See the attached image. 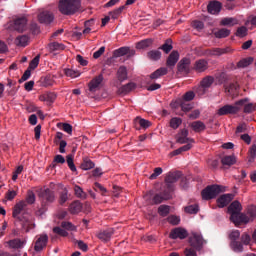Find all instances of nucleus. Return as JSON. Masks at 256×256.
I'll return each instance as SVG.
<instances>
[{
	"label": "nucleus",
	"mask_w": 256,
	"mask_h": 256,
	"mask_svg": "<svg viewBox=\"0 0 256 256\" xmlns=\"http://www.w3.org/2000/svg\"><path fill=\"white\" fill-rule=\"evenodd\" d=\"M35 192L33 190H28L26 195V200L18 202L13 209L12 217L15 219V225L19 223L23 231L29 233L31 229H35V219L33 216L27 213L21 214V212L27 207V205H33L36 201Z\"/></svg>",
	"instance_id": "obj_1"
},
{
	"label": "nucleus",
	"mask_w": 256,
	"mask_h": 256,
	"mask_svg": "<svg viewBox=\"0 0 256 256\" xmlns=\"http://www.w3.org/2000/svg\"><path fill=\"white\" fill-rule=\"evenodd\" d=\"M81 7V0H60L58 9L62 15H74Z\"/></svg>",
	"instance_id": "obj_2"
},
{
	"label": "nucleus",
	"mask_w": 256,
	"mask_h": 256,
	"mask_svg": "<svg viewBox=\"0 0 256 256\" xmlns=\"http://www.w3.org/2000/svg\"><path fill=\"white\" fill-rule=\"evenodd\" d=\"M245 103H249V98H243L241 100H238L235 102L234 105H224L218 110V115H237V113L240 112L241 109H243V105H245Z\"/></svg>",
	"instance_id": "obj_3"
},
{
	"label": "nucleus",
	"mask_w": 256,
	"mask_h": 256,
	"mask_svg": "<svg viewBox=\"0 0 256 256\" xmlns=\"http://www.w3.org/2000/svg\"><path fill=\"white\" fill-rule=\"evenodd\" d=\"M223 192H225V188L223 186L213 184L204 188L201 192V196L204 201H210V199H215L217 195Z\"/></svg>",
	"instance_id": "obj_4"
},
{
	"label": "nucleus",
	"mask_w": 256,
	"mask_h": 256,
	"mask_svg": "<svg viewBox=\"0 0 256 256\" xmlns=\"http://www.w3.org/2000/svg\"><path fill=\"white\" fill-rule=\"evenodd\" d=\"M191 73V59L183 58L177 64V75H189Z\"/></svg>",
	"instance_id": "obj_5"
},
{
	"label": "nucleus",
	"mask_w": 256,
	"mask_h": 256,
	"mask_svg": "<svg viewBox=\"0 0 256 256\" xmlns=\"http://www.w3.org/2000/svg\"><path fill=\"white\" fill-rule=\"evenodd\" d=\"M227 53H231V47L207 49L204 55L206 57H221V55H227Z\"/></svg>",
	"instance_id": "obj_6"
},
{
	"label": "nucleus",
	"mask_w": 256,
	"mask_h": 256,
	"mask_svg": "<svg viewBox=\"0 0 256 256\" xmlns=\"http://www.w3.org/2000/svg\"><path fill=\"white\" fill-rule=\"evenodd\" d=\"M189 137V130L181 129L179 133L176 135V143H180V145H185V143H195L193 138Z\"/></svg>",
	"instance_id": "obj_7"
},
{
	"label": "nucleus",
	"mask_w": 256,
	"mask_h": 256,
	"mask_svg": "<svg viewBox=\"0 0 256 256\" xmlns=\"http://www.w3.org/2000/svg\"><path fill=\"white\" fill-rule=\"evenodd\" d=\"M191 69L195 73H205L209 69V62L205 59L196 60Z\"/></svg>",
	"instance_id": "obj_8"
},
{
	"label": "nucleus",
	"mask_w": 256,
	"mask_h": 256,
	"mask_svg": "<svg viewBox=\"0 0 256 256\" xmlns=\"http://www.w3.org/2000/svg\"><path fill=\"white\" fill-rule=\"evenodd\" d=\"M38 197L42 199V201H46V203H53V201H55V192L49 188L41 189L38 193Z\"/></svg>",
	"instance_id": "obj_9"
},
{
	"label": "nucleus",
	"mask_w": 256,
	"mask_h": 256,
	"mask_svg": "<svg viewBox=\"0 0 256 256\" xmlns=\"http://www.w3.org/2000/svg\"><path fill=\"white\" fill-rule=\"evenodd\" d=\"M115 235V229L108 228L106 230H101L97 233V238L102 241V243H109L111 241V237Z\"/></svg>",
	"instance_id": "obj_10"
},
{
	"label": "nucleus",
	"mask_w": 256,
	"mask_h": 256,
	"mask_svg": "<svg viewBox=\"0 0 256 256\" xmlns=\"http://www.w3.org/2000/svg\"><path fill=\"white\" fill-rule=\"evenodd\" d=\"M54 19L55 16L47 10H44L38 14L39 23H43L44 25H50V23H53Z\"/></svg>",
	"instance_id": "obj_11"
},
{
	"label": "nucleus",
	"mask_w": 256,
	"mask_h": 256,
	"mask_svg": "<svg viewBox=\"0 0 256 256\" xmlns=\"http://www.w3.org/2000/svg\"><path fill=\"white\" fill-rule=\"evenodd\" d=\"M188 235L189 233L185 228L178 227L171 230L169 237L170 239H187Z\"/></svg>",
	"instance_id": "obj_12"
},
{
	"label": "nucleus",
	"mask_w": 256,
	"mask_h": 256,
	"mask_svg": "<svg viewBox=\"0 0 256 256\" xmlns=\"http://www.w3.org/2000/svg\"><path fill=\"white\" fill-rule=\"evenodd\" d=\"M230 221H232L236 227H239V225H247V223H249V216L240 212L234 217L230 216Z\"/></svg>",
	"instance_id": "obj_13"
},
{
	"label": "nucleus",
	"mask_w": 256,
	"mask_h": 256,
	"mask_svg": "<svg viewBox=\"0 0 256 256\" xmlns=\"http://www.w3.org/2000/svg\"><path fill=\"white\" fill-rule=\"evenodd\" d=\"M221 9H223V4L217 0L210 1L207 10L210 15H219L221 13Z\"/></svg>",
	"instance_id": "obj_14"
},
{
	"label": "nucleus",
	"mask_w": 256,
	"mask_h": 256,
	"mask_svg": "<svg viewBox=\"0 0 256 256\" xmlns=\"http://www.w3.org/2000/svg\"><path fill=\"white\" fill-rule=\"evenodd\" d=\"M13 29L19 33H23L27 29V18L20 17L13 21Z\"/></svg>",
	"instance_id": "obj_15"
},
{
	"label": "nucleus",
	"mask_w": 256,
	"mask_h": 256,
	"mask_svg": "<svg viewBox=\"0 0 256 256\" xmlns=\"http://www.w3.org/2000/svg\"><path fill=\"white\" fill-rule=\"evenodd\" d=\"M48 241H49V236H47V234L40 235L36 240L34 250L37 252L43 251V249H45V247H47Z\"/></svg>",
	"instance_id": "obj_16"
},
{
	"label": "nucleus",
	"mask_w": 256,
	"mask_h": 256,
	"mask_svg": "<svg viewBox=\"0 0 256 256\" xmlns=\"http://www.w3.org/2000/svg\"><path fill=\"white\" fill-rule=\"evenodd\" d=\"M190 247L196 249V251H201V247H203V237L199 234H193V236L189 240Z\"/></svg>",
	"instance_id": "obj_17"
},
{
	"label": "nucleus",
	"mask_w": 256,
	"mask_h": 256,
	"mask_svg": "<svg viewBox=\"0 0 256 256\" xmlns=\"http://www.w3.org/2000/svg\"><path fill=\"white\" fill-rule=\"evenodd\" d=\"M243 207L241 206V202L235 200L228 207V213H230V217H237L238 213H241Z\"/></svg>",
	"instance_id": "obj_18"
},
{
	"label": "nucleus",
	"mask_w": 256,
	"mask_h": 256,
	"mask_svg": "<svg viewBox=\"0 0 256 256\" xmlns=\"http://www.w3.org/2000/svg\"><path fill=\"white\" fill-rule=\"evenodd\" d=\"M225 93L231 95V97H237L239 95V84L237 82L224 85Z\"/></svg>",
	"instance_id": "obj_19"
},
{
	"label": "nucleus",
	"mask_w": 256,
	"mask_h": 256,
	"mask_svg": "<svg viewBox=\"0 0 256 256\" xmlns=\"http://www.w3.org/2000/svg\"><path fill=\"white\" fill-rule=\"evenodd\" d=\"M182 176L183 174L179 171L169 172L165 178V183L166 185H173V183H177Z\"/></svg>",
	"instance_id": "obj_20"
},
{
	"label": "nucleus",
	"mask_w": 256,
	"mask_h": 256,
	"mask_svg": "<svg viewBox=\"0 0 256 256\" xmlns=\"http://www.w3.org/2000/svg\"><path fill=\"white\" fill-rule=\"evenodd\" d=\"M101 83H103V74L96 76L94 79H92L89 82L88 84L89 91H91V93H95V91L99 89V85H101Z\"/></svg>",
	"instance_id": "obj_21"
},
{
	"label": "nucleus",
	"mask_w": 256,
	"mask_h": 256,
	"mask_svg": "<svg viewBox=\"0 0 256 256\" xmlns=\"http://www.w3.org/2000/svg\"><path fill=\"white\" fill-rule=\"evenodd\" d=\"M235 195L233 194H223L217 199V205L220 209H223V207H227L229 202L234 199Z\"/></svg>",
	"instance_id": "obj_22"
},
{
	"label": "nucleus",
	"mask_w": 256,
	"mask_h": 256,
	"mask_svg": "<svg viewBox=\"0 0 256 256\" xmlns=\"http://www.w3.org/2000/svg\"><path fill=\"white\" fill-rule=\"evenodd\" d=\"M177 61H179V52L177 51H172L170 53V55L168 56L167 60H166V65L167 67H169L170 69H172V67H174L175 65H177Z\"/></svg>",
	"instance_id": "obj_23"
},
{
	"label": "nucleus",
	"mask_w": 256,
	"mask_h": 256,
	"mask_svg": "<svg viewBox=\"0 0 256 256\" xmlns=\"http://www.w3.org/2000/svg\"><path fill=\"white\" fill-rule=\"evenodd\" d=\"M81 211H83V204L81 201L76 200L70 204L69 212L71 215H77L78 213H81Z\"/></svg>",
	"instance_id": "obj_24"
},
{
	"label": "nucleus",
	"mask_w": 256,
	"mask_h": 256,
	"mask_svg": "<svg viewBox=\"0 0 256 256\" xmlns=\"http://www.w3.org/2000/svg\"><path fill=\"white\" fill-rule=\"evenodd\" d=\"M223 167H231L237 163V157L235 155H226L221 158Z\"/></svg>",
	"instance_id": "obj_25"
},
{
	"label": "nucleus",
	"mask_w": 256,
	"mask_h": 256,
	"mask_svg": "<svg viewBox=\"0 0 256 256\" xmlns=\"http://www.w3.org/2000/svg\"><path fill=\"white\" fill-rule=\"evenodd\" d=\"M136 87L137 85L135 83L129 82L128 84L118 88V93L119 95H127V93H131V91H133Z\"/></svg>",
	"instance_id": "obj_26"
},
{
	"label": "nucleus",
	"mask_w": 256,
	"mask_h": 256,
	"mask_svg": "<svg viewBox=\"0 0 256 256\" xmlns=\"http://www.w3.org/2000/svg\"><path fill=\"white\" fill-rule=\"evenodd\" d=\"M181 107V110L184 111V113H189L191 109H193V103L187 102L185 100H176L175 107Z\"/></svg>",
	"instance_id": "obj_27"
},
{
	"label": "nucleus",
	"mask_w": 256,
	"mask_h": 256,
	"mask_svg": "<svg viewBox=\"0 0 256 256\" xmlns=\"http://www.w3.org/2000/svg\"><path fill=\"white\" fill-rule=\"evenodd\" d=\"M173 191H175V186L168 184L166 185V188L163 190V192H161L160 194L162 195L165 201H169V199H171L172 197Z\"/></svg>",
	"instance_id": "obj_28"
},
{
	"label": "nucleus",
	"mask_w": 256,
	"mask_h": 256,
	"mask_svg": "<svg viewBox=\"0 0 256 256\" xmlns=\"http://www.w3.org/2000/svg\"><path fill=\"white\" fill-rule=\"evenodd\" d=\"M14 43L17 47H27L29 45V37L27 35H20L15 39Z\"/></svg>",
	"instance_id": "obj_29"
},
{
	"label": "nucleus",
	"mask_w": 256,
	"mask_h": 256,
	"mask_svg": "<svg viewBox=\"0 0 256 256\" xmlns=\"http://www.w3.org/2000/svg\"><path fill=\"white\" fill-rule=\"evenodd\" d=\"M168 70L165 67H161L154 71L152 74H150V79L155 80L163 77L164 75H167Z\"/></svg>",
	"instance_id": "obj_30"
},
{
	"label": "nucleus",
	"mask_w": 256,
	"mask_h": 256,
	"mask_svg": "<svg viewBox=\"0 0 256 256\" xmlns=\"http://www.w3.org/2000/svg\"><path fill=\"white\" fill-rule=\"evenodd\" d=\"M229 35H231V30L227 28H221L214 32V37H216V39H225V37H229Z\"/></svg>",
	"instance_id": "obj_31"
},
{
	"label": "nucleus",
	"mask_w": 256,
	"mask_h": 256,
	"mask_svg": "<svg viewBox=\"0 0 256 256\" xmlns=\"http://www.w3.org/2000/svg\"><path fill=\"white\" fill-rule=\"evenodd\" d=\"M191 127L195 133H201V131H205V129H207V126H205V123L202 121L192 122Z\"/></svg>",
	"instance_id": "obj_32"
},
{
	"label": "nucleus",
	"mask_w": 256,
	"mask_h": 256,
	"mask_svg": "<svg viewBox=\"0 0 256 256\" xmlns=\"http://www.w3.org/2000/svg\"><path fill=\"white\" fill-rule=\"evenodd\" d=\"M117 77L120 83H123V81H127V67L120 66L117 71Z\"/></svg>",
	"instance_id": "obj_33"
},
{
	"label": "nucleus",
	"mask_w": 256,
	"mask_h": 256,
	"mask_svg": "<svg viewBox=\"0 0 256 256\" xmlns=\"http://www.w3.org/2000/svg\"><path fill=\"white\" fill-rule=\"evenodd\" d=\"M134 123L135 125H139L141 129H149V126L151 125V121L145 120L141 117H136Z\"/></svg>",
	"instance_id": "obj_34"
},
{
	"label": "nucleus",
	"mask_w": 256,
	"mask_h": 256,
	"mask_svg": "<svg viewBox=\"0 0 256 256\" xmlns=\"http://www.w3.org/2000/svg\"><path fill=\"white\" fill-rule=\"evenodd\" d=\"M214 82H215V78L213 76H206L201 80L200 84L202 87L208 90L209 87H211Z\"/></svg>",
	"instance_id": "obj_35"
},
{
	"label": "nucleus",
	"mask_w": 256,
	"mask_h": 256,
	"mask_svg": "<svg viewBox=\"0 0 256 256\" xmlns=\"http://www.w3.org/2000/svg\"><path fill=\"white\" fill-rule=\"evenodd\" d=\"M95 167V163L91 161L89 158H83V162L81 163V169L83 171H89V169H93Z\"/></svg>",
	"instance_id": "obj_36"
},
{
	"label": "nucleus",
	"mask_w": 256,
	"mask_h": 256,
	"mask_svg": "<svg viewBox=\"0 0 256 256\" xmlns=\"http://www.w3.org/2000/svg\"><path fill=\"white\" fill-rule=\"evenodd\" d=\"M151 45H153V39H144L136 44V49H147V47H151Z\"/></svg>",
	"instance_id": "obj_37"
},
{
	"label": "nucleus",
	"mask_w": 256,
	"mask_h": 256,
	"mask_svg": "<svg viewBox=\"0 0 256 256\" xmlns=\"http://www.w3.org/2000/svg\"><path fill=\"white\" fill-rule=\"evenodd\" d=\"M49 51L53 53V51H63L65 50V45L59 42H52L48 45Z\"/></svg>",
	"instance_id": "obj_38"
},
{
	"label": "nucleus",
	"mask_w": 256,
	"mask_h": 256,
	"mask_svg": "<svg viewBox=\"0 0 256 256\" xmlns=\"http://www.w3.org/2000/svg\"><path fill=\"white\" fill-rule=\"evenodd\" d=\"M159 49L164 51V53H166V54L171 53V51L173 50V40L167 39L165 41V43L159 47Z\"/></svg>",
	"instance_id": "obj_39"
},
{
	"label": "nucleus",
	"mask_w": 256,
	"mask_h": 256,
	"mask_svg": "<svg viewBox=\"0 0 256 256\" xmlns=\"http://www.w3.org/2000/svg\"><path fill=\"white\" fill-rule=\"evenodd\" d=\"M74 195H76L78 199H87V193H85L83 188H81L79 185L74 186Z\"/></svg>",
	"instance_id": "obj_40"
},
{
	"label": "nucleus",
	"mask_w": 256,
	"mask_h": 256,
	"mask_svg": "<svg viewBox=\"0 0 256 256\" xmlns=\"http://www.w3.org/2000/svg\"><path fill=\"white\" fill-rule=\"evenodd\" d=\"M148 59L151 61H159L161 59V51L159 50H151L147 53Z\"/></svg>",
	"instance_id": "obj_41"
},
{
	"label": "nucleus",
	"mask_w": 256,
	"mask_h": 256,
	"mask_svg": "<svg viewBox=\"0 0 256 256\" xmlns=\"http://www.w3.org/2000/svg\"><path fill=\"white\" fill-rule=\"evenodd\" d=\"M251 63H253L252 57L244 58L237 63V67L239 69H245V67H249V65H251Z\"/></svg>",
	"instance_id": "obj_42"
},
{
	"label": "nucleus",
	"mask_w": 256,
	"mask_h": 256,
	"mask_svg": "<svg viewBox=\"0 0 256 256\" xmlns=\"http://www.w3.org/2000/svg\"><path fill=\"white\" fill-rule=\"evenodd\" d=\"M171 212V207L168 205H160L158 208V213L160 217H167Z\"/></svg>",
	"instance_id": "obj_43"
},
{
	"label": "nucleus",
	"mask_w": 256,
	"mask_h": 256,
	"mask_svg": "<svg viewBox=\"0 0 256 256\" xmlns=\"http://www.w3.org/2000/svg\"><path fill=\"white\" fill-rule=\"evenodd\" d=\"M40 59H41V55L38 54L34 59L30 61L28 69H30V71H35V69L39 67Z\"/></svg>",
	"instance_id": "obj_44"
},
{
	"label": "nucleus",
	"mask_w": 256,
	"mask_h": 256,
	"mask_svg": "<svg viewBox=\"0 0 256 256\" xmlns=\"http://www.w3.org/2000/svg\"><path fill=\"white\" fill-rule=\"evenodd\" d=\"M69 200V191L67 188H64L63 191L60 193L59 203L60 205H64Z\"/></svg>",
	"instance_id": "obj_45"
},
{
	"label": "nucleus",
	"mask_w": 256,
	"mask_h": 256,
	"mask_svg": "<svg viewBox=\"0 0 256 256\" xmlns=\"http://www.w3.org/2000/svg\"><path fill=\"white\" fill-rule=\"evenodd\" d=\"M64 73H65L66 77H71V79H75L81 75V73L79 71L69 69V68L64 69Z\"/></svg>",
	"instance_id": "obj_46"
},
{
	"label": "nucleus",
	"mask_w": 256,
	"mask_h": 256,
	"mask_svg": "<svg viewBox=\"0 0 256 256\" xmlns=\"http://www.w3.org/2000/svg\"><path fill=\"white\" fill-rule=\"evenodd\" d=\"M193 99H195V92L193 91H188L186 92L182 98H179L178 101H187V102H191L193 101Z\"/></svg>",
	"instance_id": "obj_47"
},
{
	"label": "nucleus",
	"mask_w": 256,
	"mask_h": 256,
	"mask_svg": "<svg viewBox=\"0 0 256 256\" xmlns=\"http://www.w3.org/2000/svg\"><path fill=\"white\" fill-rule=\"evenodd\" d=\"M185 212L189 213V215H197V213H199V205L194 204L187 206L185 207Z\"/></svg>",
	"instance_id": "obj_48"
},
{
	"label": "nucleus",
	"mask_w": 256,
	"mask_h": 256,
	"mask_svg": "<svg viewBox=\"0 0 256 256\" xmlns=\"http://www.w3.org/2000/svg\"><path fill=\"white\" fill-rule=\"evenodd\" d=\"M233 251H235L236 253H241L243 252V244L239 241H233L230 243Z\"/></svg>",
	"instance_id": "obj_49"
},
{
	"label": "nucleus",
	"mask_w": 256,
	"mask_h": 256,
	"mask_svg": "<svg viewBox=\"0 0 256 256\" xmlns=\"http://www.w3.org/2000/svg\"><path fill=\"white\" fill-rule=\"evenodd\" d=\"M61 227L66 231H77V226L73 225L71 222L63 221Z\"/></svg>",
	"instance_id": "obj_50"
},
{
	"label": "nucleus",
	"mask_w": 256,
	"mask_h": 256,
	"mask_svg": "<svg viewBox=\"0 0 256 256\" xmlns=\"http://www.w3.org/2000/svg\"><path fill=\"white\" fill-rule=\"evenodd\" d=\"M9 246L12 247V249H21V247H23V241H21V239L10 240Z\"/></svg>",
	"instance_id": "obj_51"
},
{
	"label": "nucleus",
	"mask_w": 256,
	"mask_h": 256,
	"mask_svg": "<svg viewBox=\"0 0 256 256\" xmlns=\"http://www.w3.org/2000/svg\"><path fill=\"white\" fill-rule=\"evenodd\" d=\"M255 157H256V145L254 144L250 147L248 152L249 163H253V161H255Z\"/></svg>",
	"instance_id": "obj_52"
},
{
	"label": "nucleus",
	"mask_w": 256,
	"mask_h": 256,
	"mask_svg": "<svg viewBox=\"0 0 256 256\" xmlns=\"http://www.w3.org/2000/svg\"><path fill=\"white\" fill-rule=\"evenodd\" d=\"M53 233H55L56 235H60V237H68L69 235L68 231L59 226L53 228Z\"/></svg>",
	"instance_id": "obj_53"
},
{
	"label": "nucleus",
	"mask_w": 256,
	"mask_h": 256,
	"mask_svg": "<svg viewBox=\"0 0 256 256\" xmlns=\"http://www.w3.org/2000/svg\"><path fill=\"white\" fill-rule=\"evenodd\" d=\"M129 52V47H121L114 51V57H123Z\"/></svg>",
	"instance_id": "obj_54"
},
{
	"label": "nucleus",
	"mask_w": 256,
	"mask_h": 256,
	"mask_svg": "<svg viewBox=\"0 0 256 256\" xmlns=\"http://www.w3.org/2000/svg\"><path fill=\"white\" fill-rule=\"evenodd\" d=\"M247 215L249 221H253L256 218V207L249 206L247 209Z\"/></svg>",
	"instance_id": "obj_55"
},
{
	"label": "nucleus",
	"mask_w": 256,
	"mask_h": 256,
	"mask_svg": "<svg viewBox=\"0 0 256 256\" xmlns=\"http://www.w3.org/2000/svg\"><path fill=\"white\" fill-rule=\"evenodd\" d=\"M242 107H244L243 112L246 113V114L253 113V111H255V109H256L255 104H253V103H248L247 104V102L244 103V105Z\"/></svg>",
	"instance_id": "obj_56"
},
{
	"label": "nucleus",
	"mask_w": 256,
	"mask_h": 256,
	"mask_svg": "<svg viewBox=\"0 0 256 256\" xmlns=\"http://www.w3.org/2000/svg\"><path fill=\"white\" fill-rule=\"evenodd\" d=\"M66 161L70 171H73V172L77 171V167H75V162H73V155L71 154L68 155L66 157Z\"/></svg>",
	"instance_id": "obj_57"
},
{
	"label": "nucleus",
	"mask_w": 256,
	"mask_h": 256,
	"mask_svg": "<svg viewBox=\"0 0 256 256\" xmlns=\"http://www.w3.org/2000/svg\"><path fill=\"white\" fill-rule=\"evenodd\" d=\"M124 10H125V6H120L119 8L110 12L109 15L112 17V19H117V17H119Z\"/></svg>",
	"instance_id": "obj_58"
},
{
	"label": "nucleus",
	"mask_w": 256,
	"mask_h": 256,
	"mask_svg": "<svg viewBox=\"0 0 256 256\" xmlns=\"http://www.w3.org/2000/svg\"><path fill=\"white\" fill-rule=\"evenodd\" d=\"M181 123H183V121L181 120V118H177V117L172 118V119L170 120V127H171L172 129H179V125H181Z\"/></svg>",
	"instance_id": "obj_59"
},
{
	"label": "nucleus",
	"mask_w": 256,
	"mask_h": 256,
	"mask_svg": "<svg viewBox=\"0 0 256 256\" xmlns=\"http://www.w3.org/2000/svg\"><path fill=\"white\" fill-rule=\"evenodd\" d=\"M247 32H248L247 27L241 26L236 31V37H241V38L247 37Z\"/></svg>",
	"instance_id": "obj_60"
},
{
	"label": "nucleus",
	"mask_w": 256,
	"mask_h": 256,
	"mask_svg": "<svg viewBox=\"0 0 256 256\" xmlns=\"http://www.w3.org/2000/svg\"><path fill=\"white\" fill-rule=\"evenodd\" d=\"M164 198H163V195L161 193L159 194H155L153 199H152V205H159L161 203H163Z\"/></svg>",
	"instance_id": "obj_61"
},
{
	"label": "nucleus",
	"mask_w": 256,
	"mask_h": 256,
	"mask_svg": "<svg viewBox=\"0 0 256 256\" xmlns=\"http://www.w3.org/2000/svg\"><path fill=\"white\" fill-rule=\"evenodd\" d=\"M167 221L170 225H179L181 218H179V216L171 215L167 218Z\"/></svg>",
	"instance_id": "obj_62"
},
{
	"label": "nucleus",
	"mask_w": 256,
	"mask_h": 256,
	"mask_svg": "<svg viewBox=\"0 0 256 256\" xmlns=\"http://www.w3.org/2000/svg\"><path fill=\"white\" fill-rule=\"evenodd\" d=\"M63 163H65V157H63V155L58 154L54 157L53 167H55L57 164L63 165Z\"/></svg>",
	"instance_id": "obj_63"
},
{
	"label": "nucleus",
	"mask_w": 256,
	"mask_h": 256,
	"mask_svg": "<svg viewBox=\"0 0 256 256\" xmlns=\"http://www.w3.org/2000/svg\"><path fill=\"white\" fill-rule=\"evenodd\" d=\"M184 255L186 256H197V249L193 247L186 248L184 250Z\"/></svg>",
	"instance_id": "obj_64"
}]
</instances>
